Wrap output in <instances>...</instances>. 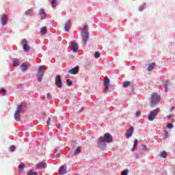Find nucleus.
Listing matches in <instances>:
<instances>
[{"instance_id":"f257e3e1","label":"nucleus","mask_w":175,"mask_h":175,"mask_svg":"<svg viewBox=\"0 0 175 175\" xmlns=\"http://www.w3.org/2000/svg\"><path fill=\"white\" fill-rule=\"evenodd\" d=\"M113 142V136L111 134L107 133L103 137H100L96 143L98 148L103 150L106 147V143H111Z\"/></svg>"},{"instance_id":"f03ea898","label":"nucleus","mask_w":175,"mask_h":175,"mask_svg":"<svg viewBox=\"0 0 175 175\" xmlns=\"http://www.w3.org/2000/svg\"><path fill=\"white\" fill-rule=\"evenodd\" d=\"M81 36L83 39V43L85 46L87 44V42H88V39H90V33H88V30L85 26L81 29Z\"/></svg>"},{"instance_id":"7ed1b4c3","label":"nucleus","mask_w":175,"mask_h":175,"mask_svg":"<svg viewBox=\"0 0 175 175\" xmlns=\"http://www.w3.org/2000/svg\"><path fill=\"white\" fill-rule=\"evenodd\" d=\"M45 71H46V66H40L38 67V70L37 71V77L39 83H42L43 80V76H44Z\"/></svg>"},{"instance_id":"20e7f679","label":"nucleus","mask_w":175,"mask_h":175,"mask_svg":"<svg viewBox=\"0 0 175 175\" xmlns=\"http://www.w3.org/2000/svg\"><path fill=\"white\" fill-rule=\"evenodd\" d=\"M159 112V108H157L154 110L151 111L148 116V120L154 121V119L157 118V116H158Z\"/></svg>"},{"instance_id":"39448f33","label":"nucleus","mask_w":175,"mask_h":175,"mask_svg":"<svg viewBox=\"0 0 175 175\" xmlns=\"http://www.w3.org/2000/svg\"><path fill=\"white\" fill-rule=\"evenodd\" d=\"M158 102H159V96L158 95V94L154 93V94H152V98L150 102V106H151V107H152L155 106V105H157V103H158Z\"/></svg>"},{"instance_id":"423d86ee","label":"nucleus","mask_w":175,"mask_h":175,"mask_svg":"<svg viewBox=\"0 0 175 175\" xmlns=\"http://www.w3.org/2000/svg\"><path fill=\"white\" fill-rule=\"evenodd\" d=\"M55 85L58 88H62L64 87V84L62 83V79H61L60 75H56L55 78Z\"/></svg>"},{"instance_id":"0eeeda50","label":"nucleus","mask_w":175,"mask_h":175,"mask_svg":"<svg viewBox=\"0 0 175 175\" xmlns=\"http://www.w3.org/2000/svg\"><path fill=\"white\" fill-rule=\"evenodd\" d=\"M104 87H105V90H104L105 92H107V91H109L110 88V79L107 77H105Z\"/></svg>"},{"instance_id":"6e6552de","label":"nucleus","mask_w":175,"mask_h":175,"mask_svg":"<svg viewBox=\"0 0 175 175\" xmlns=\"http://www.w3.org/2000/svg\"><path fill=\"white\" fill-rule=\"evenodd\" d=\"M133 132H135V127L131 126L127 130V133H126V139H129L130 137H132V135H133Z\"/></svg>"},{"instance_id":"1a4fd4ad","label":"nucleus","mask_w":175,"mask_h":175,"mask_svg":"<svg viewBox=\"0 0 175 175\" xmlns=\"http://www.w3.org/2000/svg\"><path fill=\"white\" fill-rule=\"evenodd\" d=\"M71 50L73 53H77V51L79 50V44H77L75 40L71 42Z\"/></svg>"},{"instance_id":"9d476101","label":"nucleus","mask_w":175,"mask_h":175,"mask_svg":"<svg viewBox=\"0 0 175 175\" xmlns=\"http://www.w3.org/2000/svg\"><path fill=\"white\" fill-rule=\"evenodd\" d=\"M27 39H23L22 42L23 44V51L27 53L29 50L31 49V47L29 45H28V43H27Z\"/></svg>"},{"instance_id":"9b49d317","label":"nucleus","mask_w":175,"mask_h":175,"mask_svg":"<svg viewBox=\"0 0 175 175\" xmlns=\"http://www.w3.org/2000/svg\"><path fill=\"white\" fill-rule=\"evenodd\" d=\"M39 16L41 20H45L47 17V14H46V11L44 9H41L39 12Z\"/></svg>"},{"instance_id":"f8f14e48","label":"nucleus","mask_w":175,"mask_h":175,"mask_svg":"<svg viewBox=\"0 0 175 175\" xmlns=\"http://www.w3.org/2000/svg\"><path fill=\"white\" fill-rule=\"evenodd\" d=\"M0 21L2 25H6V23H8V15L3 14L1 17Z\"/></svg>"},{"instance_id":"ddd939ff","label":"nucleus","mask_w":175,"mask_h":175,"mask_svg":"<svg viewBox=\"0 0 175 175\" xmlns=\"http://www.w3.org/2000/svg\"><path fill=\"white\" fill-rule=\"evenodd\" d=\"M68 73H70V75H77V73H79V66L68 70Z\"/></svg>"},{"instance_id":"4468645a","label":"nucleus","mask_w":175,"mask_h":175,"mask_svg":"<svg viewBox=\"0 0 175 175\" xmlns=\"http://www.w3.org/2000/svg\"><path fill=\"white\" fill-rule=\"evenodd\" d=\"M70 28V20L67 21L64 26V30L65 32H68Z\"/></svg>"},{"instance_id":"2eb2a0df","label":"nucleus","mask_w":175,"mask_h":175,"mask_svg":"<svg viewBox=\"0 0 175 175\" xmlns=\"http://www.w3.org/2000/svg\"><path fill=\"white\" fill-rule=\"evenodd\" d=\"M37 169L42 170L46 167V163L41 162L36 165Z\"/></svg>"},{"instance_id":"dca6fc26","label":"nucleus","mask_w":175,"mask_h":175,"mask_svg":"<svg viewBox=\"0 0 175 175\" xmlns=\"http://www.w3.org/2000/svg\"><path fill=\"white\" fill-rule=\"evenodd\" d=\"M12 62H13V66L14 67H17L18 66V65H20V59L17 58H14L12 59Z\"/></svg>"},{"instance_id":"f3484780","label":"nucleus","mask_w":175,"mask_h":175,"mask_svg":"<svg viewBox=\"0 0 175 175\" xmlns=\"http://www.w3.org/2000/svg\"><path fill=\"white\" fill-rule=\"evenodd\" d=\"M21 111H23V104H19L16 107V110L15 111V113L20 114Z\"/></svg>"},{"instance_id":"a211bd4d","label":"nucleus","mask_w":175,"mask_h":175,"mask_svg":"<svg viewBox=\"0 0 175 175\" xmlns=\"http://www.w3.org/2000/svg\"><path fill=\"white\" fill-rule=\"evenodd\" d=\"M154 66H155V63H151L148 66L146 70H148V72H151V70L154 69Z\"/></svg>"},{"instance_id":"6ab92c4d","label":"nucleus","mask_w":175,"mask_h":175,"mask_svg":"<svg viewBox=\"0 0 175 175\" xmlns=\"http://www.w3.org/2000/svg\"><path fill=\"white\" fill-rule=\"evenodd\" d=\"M59 174L61 175L66 174V168L65 166H62L59 170Z\"/></svg>"},{"instance_id":"aec40b11","label":"nucleus","mask_w":175,"mask_h":175,"mask_svg":"<svg viewBox=\"0 0 175 175\" xmlns=\"http://www.w3.org/2000/svg\"><path fill=\"white\" fill-rule=\"evenodd\" d=\"M81 150V148H80V147L77 148L75 150V151L72 152V155H74L75 157H76V155H78V154H79V153L80 152Z\"/></svg>"},{"instance_id":"412c9836","label":"nucleus","mask_w":175,"mask_h":175,"mask_svg":"<svg viewBox=\"0 0 175 175\" xmlns=\"http://www.w3.org/2000/svg\"><path fill=\"white\" fill-rule=\"evenodd\" d=\"M21 69L22 70V72H25V70H27L28 66H27V64H25V63H23L21 65Z\"/></svg>"},{"instance_id":"4be33fe9","label":"nucleus","mask_w":175,"mask_h":175,"mask_svg":"<svg viewBox=\"0 0 175 175\" xmlns=\"http://www.w3.org/2000/svg\"><path fill=\"white\" fill-rule=\"evenodd\" d=\"M14 118L16 121H18L20 122L21 120H20V113H17V112H14Z\"/></svg>"},{"instance_id":"5701e85b","label":"nucleus","mask_w":175,"mask_h":175,"mask_svg":"<svg viewBox=\"0 0 175 175\" xmlns=\"http://www.w3.org/2000/svg\"><path fill=\"white\" fill-rule=\"evenodd\" d=\"M25 14L26 16H33V11H32V9H29L25 12Z\"/></svg>"},{"instance_id":"b1692460","label":"nucleus","mask_w":175,"mask_h":175,"mask_svg":"<svg viewBox=\"0 0 175 175\" xmlns=\"http://www.w3.org/2000/svg\"><path fill=\"white\" fill-rule=\"evenodd\" d=\"M164 85L165 87V92H167V91H169V81L168 80L165 81Z\"/></svg>"},{"instance_id":"393cba45","label":"nucleus","mask_w":175,"mask_h":175,"mask_svg":"<svg viewBox=\"0 0 175 175\" xmlns=\"http://www.w3.org/2000/svg\"><path fill=\"white\" fill-rule=\"evenodd\" d=\"M138 143H139V141L137 139H135L134 144H133V148L131 149V151H135V150L137 147Z\"/></svg>"},{"instance_id":"a878e982","label":"nucleus","mask_w":175,"mask_h":175,"mask_svg":"<svg viewBox=\"0 0 175 175\" xmlns=\"http://www.w3.org/2000/svg\"><path fill=\"white\" fill-rule=\"evenodd\" d=\"M51 3L52 8H55L57 6V0H49Z\"/></svg>"},{"instance_id":"bb28decb","label":"nucleus","mask_w":175,"mask_h":175,"mask_svg":"<svg viewBox=\"0 0 175 175\" xmlns=\"http://www.w3.org/2000/svg\"><path fill=\"white\" fill-rule=\"evenodd\" d=\"M146 148H147V147L146 146V145H142L140 146V148H139V152H144V151H146Z\"/></svg>"},{"instance_id":"cd10ccee","label":"nucleus","mask_w":175,"mask_h":175,"mask_svg":"<svg viewBox=\"0 0 175 175\" xmlns=\"http://www.w3.org/2000/svg\"><path fill=\"white\" fill-rule=\"evenodd\" d=\"M40 33L42 34V35H46V33H47V29L44 27H42L40 29Z\"/></svg>"},{"instance_id":"c85d7f7f","label":"nucleus","mask_w":175,"mask_h":175,"mask_svg":"<svg viewBox=\"0 0 175 175\" xmlns=\"http://www.w3.org/2000/svg\"><path fill=\"white\" fill-rule=\"evenodd\" d=\"M146 6H147V4L146 3H144L142 5H140L138 8L139 11V12H143V10H144V9H146Z\"/></svg>"},{"instance_id":"c756f323","label":"nucleus","mask_w":175,"mask_h":175,"mask_svg":"<svg viewBox=\"0 0 175 175\" xmlns=\"http://www.w3.org/2000/svg\"><path fill=\"white\" fill-rule=\"evenodd\" d=\"M129 85H131L130 81H125L123 83V87H124V88H128V87H129Z\"/></svg>"},{"instance_id":"7c9ffc66","label":"nucleus","mask_w":175,"mask_h":175,"mask_svg":"<svg viewBox=\"0 0 175 175\" xmlns=\"http://www.w3.org/2000/svg\"><path fill=\"white\" fill-rule=\"evenodd\" d=\"M24 167H25L24 163L19 165L18 169H19V172H21V173H22V172L24 171Z\"/></svg>"},{"instance_id":"2f4dec72","label":"nucleus","mask_w":175,"mask_h":175,"mask_svg":"<svg viewBox=\"0 0 175 175\" xmlns=\"http://www.w3.org/2000/svg\"><path fill=\"white\" fill-rule=\"evenodd\" d=\"M27 175H39V174H38V172H33V170H30L28 172Z\"/></svg>"},{"instance_id":"473e14b6","label":"nucleus","mask_w":175,"mask_h":175,"mask_svg":"<svg viewBox=\"0 0 175 175\" xmlns=\"http://www.w3.org/2000/svg\"><path fill=\"white\" fill-rule=\"evenodd\" d=\"M161 158H166V152L163 151L160 153Z\"/></svg>"},{"instance_id":"72a5a7b5","label":"nucleus","mask_w":175,"mask_h":175,"mask_svg":"<svg viewBox=\"0 0 175 175\" xmlns=\"http://www.w3.org/2000/svg\"><path fill=\"white\" fill-rule=\"evenodd\" d=\"M10 152H13V151H14V150H16V146L14 145H12L9 148Z\"/></svg>"},{"instance_id":"f704fd0d","label":"nucleus","mask_w":175,"mask_h":175,"mask_svg":"<svg viewBox=\"0 0 175 175\" xmlns=\"http://www.w3.org/2000/svg\"><path fill=\"white\" fill-rule=\"evenodd\" d=\"M167 126L168 128V129H172L173 126H174V125L172 123H168L167 124Z\"/></svg>"},{"instance_id":"c9c22d12","label":"nucleus","mask_w":175,"mask_h":175,"mask_svg":"<svg viewBox=\"0 0 175 175\" xmlns=\"http://www.w3.org/2000/svg\"><path fill=\"white\" fill-rule=\"evenodd\" d=\"M128 173H129V170H124L122 172V175H128Z\"/></svg>"},{"instance_id":"e433bc0d","label":"nucleus","mask_w":175,"mask_h":175,"mask_svg":"<svg viewBox=\"0 0 175 175\" xmlns=\"http://www.w3.org/2000/svg\"><path fill=\"white\" fill-rule=\"evenodd\" d=\"M67 84L70 87V85H73V82L70 79H67Z\"/></svg>"},{"instance_id":"4c0bfd02","label":"nucleus","mask_w":175,"mask_h":175,"mask_svg":"<svg viewBox=\"0 0 175 175\" xmlns=\"http://www.w3.org/2000/svg\"><path fill=\"white\" fill-rule=\"evenodd\" d=\"M94 57H95V58H99V57H100V53L95 52Z\"/></svg>"},{"instance_id":"58836bf2","label":"nucleus","mask_w":175,"mask_h":175,"mask_svg":"<svg viewBox=\"0 0 175 175\" xmlns=\"http://www.w3.org/2000/svg\"><path fill=\"white\" fill-rule=\"evenodd\" d=\"M167 137H169V133L166 131L163 139L165 140V139H167Z\"/></svg>"},{"instance_id":"ea45409f","label":"nucleus","mask_w":175,"mask_h":175,"mask_svg":"<svg viewBox=\"0 0 175 175\" xmlns=\"http://www.w3.org/2000/svg\"><path fill=\"white\" fill-rule=\"evenodd\" d=\"M0 94H2L3 95H5L6 94V90L5 89H1L0 90Z\"/></svg>"},{"instance_id":"a19ab883","label":"nucleus","mask_w":175,"mask_h":175,"mask_svg":"<svg viewBox=\"0 0 175 175\" xmlns=\"http://www.w3.org/2000/svg\"><path fill=\"white\" fill-rule=\"evenodd\" d=\"M51 118H49L48 120H47V125H48V126H50V125H51Z\"/></svg>"},{"instance_id":"79ce46f5","label":"nucleus","mask_w":175,"mask_h":175,"mask_svg":"<svg viewBox=\"0 0 175 175\" xmlns=\"http://www.w3.org/2000/svg\"><path fill=\"white\" fill-rule=\"evenodd\" d=\"M139 116H140V111H137L135 113V117L138 118Z\"/></svg>"},{"instance_id":"37998d69","label":"nucleus","mask_w":175,"mask_h":175,"mask_svg":"<svg viewBox=\"0 0 175 175\" xmlns=\"http://www.w3.org/2000/svg\"><path fill=\"white\" fill-rule=\"evenodd\" d=\"M46 98H47V99H51V96L50 95V94H46Z\"/></svg>"},{"instance_id":"c03bdc74","label":"nucleus","mask_w":175,"mask_h":175,"mask_svg":"<svg viewBox=\"0 0 175 175\" xmlns=\"http://www.w3.org/2000/svg\"><path fill=\"white\" fill-rule=\"evenodd\" d=\"M56 126H57V129H61V124H56Z\"/></svg>"},{"instance_id":"a18cd8bd","label":"nucleus","mask_w":175,"mask_h":175,"mask_svg":"<svg viewBox=\"0 0 175 175\" xmlns=\"http://www.w3.org/2000/svg\"><path fill=\"white\" fill-rule=\"evenodd\" d=\"M59 157H61L59 153H57V154H55V158H59Z\"/></svg>"},{"instance_id":"49530a36","label":"nucleus","mask_w":175,"mask_h":175,"mask_svg":"<svg viewBox=\"0 0 175 175\" xmlns=\"http://www.w3.org/2000/svg\"><path fill=\"white\" fill-rule=\"evenodd\" d=\"M173 110H174V107H171V109H170V111H173Z\"/></svg>"},{"instance_id":"de8ad7c7","label":"nucleus","mask_w":175,"mask_h":175,"mask_svg":"<svg viewBox=\"0 0 175 175\" xmlns=\"http://www.w3.org/2000/svg\"><path fill=\"white\" fill-rule=\"evenodd\" d=\"M65 78H66V79H69V75H65Z\"/></svg>"},{"instance_id":"09e8293b","label":"nucleus","mask_w":175,"mask_h":175,"mask_svg":"<svg viewBox=\"0 0 175 175\" xmlns=\"http://www.w3.org/2000/svg\"><path fill=\"white\" fill-rule=\"evenodd\" d=\"M84 108L83 107H81L79 111H78V113H80V111H81V110H83Z\"/></svg>"},{"instance_id":"8fccbe9b","label":"nucleus","mask_w":175,"mask_h":175,"mask_svg":"<svg viewBox=\"0 0 175 175\" xmlns=\"http://www.w3.org/2000/svg\"><path fill=\"white\" fill-rule=\"evenodd\" d=\"M167 118L168 120H170V118H172V116H167Z\"/></svg>"}]
</instances>
